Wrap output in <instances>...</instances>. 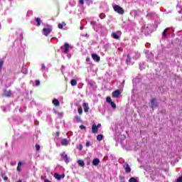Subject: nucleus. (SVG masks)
<instances>
[{"label":"nucleus","instance_id":"nucleus-1","mask_svg":"<svg viewBox=\"0 0 182 182\" xmlns=\"http://www.w3.org/2000/svg\"><path fill=\"white\" fill-rule=\"evenodd\" d=\"M149 173L150 174L151 179L155 182H168V180L166 179L164 176L156 173V171H149Z\"/></svg>","mask_w":182,"mask_h":182},{"label":"nucleus","instance_id":"nucleus-2","mask_svg":"<svg viewBox=\"0 0 182 182\" xmlns=\"http://www.w3.org/2000/svg\"><path fill=\"white\" fill-rule=\"evenodd\" d=\"M53 28L52 27L51 25L47 24L46 27L43 28L42 33L44 35V36H49L50 35V33L52 32V30Z\"/></svg>","mask_w":182,"mask_h":182},{"label":"nucleus","instance_id":"nucleus-3","mask_svg":"<svg viewBox=\"0 0 182 182\" xmlns=\"http://www.w3.org/2000/svg\"><path fill=\"white\" fill-rule=\"evenodd\" d=\"M69 50H70V45L68 43H65L63 46H61V52H63V53L68 55V53H69Z\"/></svg>","mask_w":182,"mask_h":182},{"label":"nucleus","instance_id":"nucleus-4","mask_svg":"<svg viewBox=\"0 0 182 182\" xmlns=\"http://www.w3.org/2000/svg\"><path fill=\"white\" fill-rule=\"evenodd\" d=\"M113 9L114 12H117V14H119V15H123L124 14V9L119 5H114Z\"/></svg>","mask_w":182,"mask_h":182},{"label":"nucleus","instance_id":"nucleus-5","mask_svg":"<svg viewBox=\"0 0 182 182\" xmlns=\"http://www.w3.org/2000/svg\"><path fill=\"white\" fill-rule=\"evenodd\" d=\"M123 168L125 170V173H132V168H130V165H129V163L125 162L124 164H123Z\"/></svg>","mask_w":182,"mask_h":182},{"label":"nucleus","instance_id":"nucleus-6","mask_svg":"<svg viewBox=\"0 0 182 182\" xmlns=\"http://www.w3.org/2000/svg\"><path fill=\"white\" fill-rule=\"evenodd\" d=\"M157 106H158L157 100H156V98H152L151 100V109H156V107H157Z\"/></svg>","mask_w":182,"mask_h":182},{"label":"nucleus","instance_id":"nucleus-7","mask_svg":"<svg viewBox=\"0 0 182 182\" xmlns=\"http://www.w3.org/2000/svg\"><path fill=\"white\" fill-rule=\"evenodd\" d=\"M61 157L63 159V160L65 161V163H69L70 161V158H68V154H66V153L63 152L60 154Z\"/></svg>","mask_w":182,"mask_h":182},{"label":"nucleus","instance_id":"nucleus-8","mask_svg":"<svg viewBox=\"0 0 182 182\" xmlns=\"http://www.w3.org/2000/svg\"><path fill=\"white\" fill-rule=\"evenodd\" d=\"M176 11L178 14H182V0L178 2L176 5Z\"/></svg>","mask_w":182,"mask_h":182},{"label":"nucleus","instance_id":"nucleus-9","mask_svg":"<svg viewBox=\"0 0 182 182\" xmlns=\"http://www.w3.org/2000/svg\"><path fill=\"white\" fill-rule=\"evenodd\" d=\"M140 14V10H132L130 11L131 16H134V18H136V16H139Z\"/></svg>","mask_w":182,"mask_h":182},{"label":"nucleus","instance_id":"nucleus-10","mask_svg":"<svg viewBox=\"0 0 182 182\" xmlns=\"http://www.w3.org/2000/svg\"><path fill=\"white\" fill-rule=\"evenodd\" d=\"M121 93L120 90H117L112 92V97L117 99V97L120 96Z\"/></svg>","mask_w":182,"mask_h":182},{"label":"nucleus","instance_id":"nucleus-11","mask_svg":"<svg viewBox=\"0 0 182 182\" xmlns=\"http://www.w3.org/2000/svg\"><path fill=\"white\" fill-rule=\"evenodd\" d=\"M54 177L56 178V180H62V178H65V174L60 175L58 173H54Z\"/></svg>","mask_w":182,"mask_h":182},{"label":"nucleus","instance_id":"nucleus-12","mask_svg":"<svg viewBox=\"0 0 182 182\" xmlns=\"http://www.w3.org/2000/svg\"><path fill=\"white\" fill-rule=\"evenodd\" d=\"M131 56L132 58H133V59H135L136 60L139 59V58H140V53L139 52L132 53Z\"/></svg>","mask_w":182,"mask_h":182},{"label":"nucleus","instance_id":"nucleus-13","mask_svg":"<svg viewBox=\"0 0 182 182\" xmlns=\"http://www.w3.org/2000/svg\"><path fill=\"white\" fill-rule=\"evenodd\" d=\"M92 58L95 62H100V57L97 55L96 53L92 54Z\"/></svg>","mask_w":182,"mask_h":182},{"label":"nucleus","instance_id":"nucleus-14","mask_svg":"<svg viewBox=\"0 0 182 182\" xmlns=\"http://www.w3.org/2000/svg\"><path fill=\"white\" fill-rule=\"evenodd\" d=\"M121 34L122 33L120 31H118L117 33H112V38H114V39H119Z\"/></svg>","mask_w":182,"mask_h":182},{"label":"nucleus","instance_id":"nucleus-15","mask_svg":"<svg viewBox=\"0 0 182 182\" xmlns=\"http://www.w3.org/2000/svg\"><path fill=\"white\" fill-rule=\"evenodd\" d=\"M92 133H97V132H99V128H97V126L96 125V124H92Z\"/></svg>","mask_w":182,"mask_h":182},{"label":"nucleus","instance_id":"nucleus-16","mask_svg":"<svg viewBox=\"0 0 182 182\" xmlns=\"http://www.w3.org/2000/svg\"><path fill=\"white\" fill-rule=\"evenodd\" d=\"M100 163V160L97 158H95L92 161L93 166H99V164Z\"/></svg>","mask_w":182,"mask_h":182},{"label":"nucleus","instance_id":"nucleus-17","mask_svg":"<svg viewBox=\"0 0 182 182\" xmlns=\"http://www.w3.org/2000/svg\"><path fill=\"white\" fill-rule=\"evenodd\" d=\"M132 55L131 54H128L127 56V65H132Z\"/></svg>","mask_w":182,"mask_h":182},{"label":"nucleus","instance_id":"nucleus-18","mask_svg":"<svg viewBox=\"0 0 182 182\" xmlns=\"http://www.w3.org/2000/svg\"><path fill=\"white\" fill-rule=\"evenodd\" d=\"M53 105H54V106H55L56 107H58V106L60 105V102H59V100L58 99H54L53 100L52 102Z\"/></svg>","mask_w":182,"mask_h":182},{"label":"nucleus","instance_id":"nucleus-19","mask_svg":"<svg viewBox=\"0 0 182 182\" xmlns=\"http://www.w3.org/2000/svg\"><path fill=\"white\" fill-rule=\"evenodd\" d=\"M82 107H83V109H84V112L85 113H87V112H89V107L87 106V104L86 102H84L82 104Z\"/></svg>","mask_w":182,"mask_h":182},{"label":"nucleus","instance_id":"nucleus-20","mask_svg":"<svg viewBox=\"0 0 182 182\" xmlns=\"http://www.w3.org/2000/svg\"><path fill=\"white\" fill-rule=\"evenodd\" d=\"M69 144V141L66 139H63L61 140V146H68Z\"/></svg>","mask_w":182,"mask_h":182},{"label":"nucleus","instance_id":"nucleus-21","mask_svg":"<svg viewBox=\"0 0 182 182\" xmlns=\"http://www.w3.org/2000/svg\"><path fill=\"white\" fill-rule=\"evenodd\" d=\"M170 30H172L173 29L171 28H166L162 33V35L164 38H166V36H167V32L169 31Z\"/></svg>","mask_w":182,"mask_h":182},{"label":"nucleus","instance_id":"nucleus-22","mask_svg":"<svg viewBox=\"0 0 182 182\" xmlns=\"http://www.w3.org/2000/svg\"><path fill=\"white\" fill-rule=\"evenodd\" d=\"M88 86H90V87H92L93 89H95V85H96V82H95V81L93 80H90L88 81Z\"/></svg>","mask_w":182,"mask_h":182},{"label":"nucleus","instance_id":"nucleus-23","mask_svg":"<svg viewBox=\"0 0 182 182\" xmlns=\"http://www.w3.org/2000/svg\"><path fill=\"white\" fill-rule=\"evenodd\" d=\"M4 96L6 97H11V95H12V92H11V90H4Z\"/></svg>","mask_w":182,"mask_h":182},{"label":"nucleus","instance_id":"nucleus-24","mask_svg":"<svg viewBox=\"0 0 182 182\" xmlns=\"http://www.w3.org/2000/svg\"><path fill=\"white\" fill-rule=\"evenodd\" d=\"M35 21L37 23V26H41V23H42V20L40 18H36Z\"/></svg>","mask_w":182,"mask_h":182},{"label":"nucleus","instance_id":"nucleus-25","mask_svg":"<svg viewBox=\"0 0 182 182\" xmlns=\"http://www.w3.org/2000/svg\"><path fill=\"white\" fill-rule=\"evenodd\" d=\"M41 72H48V68H46L44 63L41 64Z\"/></svg>","mask_w":182,"mask_h":182},{"label":"nucleus","instance_id":"nucleus-26","mask_svg":"<svg viewBox=\"0 0 182 182\" xmlns=\"http://www.w3.org/2000/svg\"><path fill=\"white\" fill-rule=\"evenodd\" d=\"M75 122H76L77 123H81L82 122V119L80 118V117L79 116H75V119H74Z\"/></svg>","mask_w":182,"mask_h":182},{"label":"nucleus","instance_id":"nucleus-27","mask_svg":"<svg viewBox=\"0 0 182 182\" xmlns=\"http://www.w3.org/2000/svg\"><path fill=\"white\" fill-rule=\"evenodd\" d=\"M77 163L80 167H85V161H83V160H78Z\"/></svg>","mask_w":182,"mask_h":182},{"label":"nucleus","instance_id":"nucleus-28","mask_svg":"<svg viewBox=\"0 0 182 182\" xmlns=\"http://www.w3.org/2000/svg\"><path fill=\"white\" fill-rule=\"evenodd\" d=\"M139 69L140 70H143V69H146V64H144V63H140Z\"/></svg>","mask_w":182,"mask_h":182},{"label":"nucleus","instance_id":"nucleus-29","mask_svg":"<svg viewBox=\"0 0 182 182\" xmlns=\"http://www.w3.org/2000/svg\"><path fill=\"white\" fill-rule=\"evenodd\" d=\"M156 16V13H153V12H149L147 14H146V16L148 18H153L154 16Z\"/></svg>","mask_w":182,"mask_h":182},{"label":"nucleus","instance_id":"nucleus-30","mask_svg":"<svg viewBox=\"0 0 182 182\" xmlns=\"http://www.w3.org/2000/svg\"><path fill=\"white\" fill-rule=\"evenodd\" d=\"M58 26L59 29H63V26H66V23L63 22L62 23H58Z\"/></svg>","mask_w":182,"mask_h":182},{"label":"nucleus","instance_id":"nucleus-31","mask_svg":"<svg viewBox=\"0 0 182 182\" xmlns=\"http://www.w3.org/2000/svg\"><path fill=\"white\" fill-rule=\"evenodd\" d=\"M71 86H76L77 85V81L75 79L70 80Z\"/></svg>","mask_w":182,"mask_h":182},{"label":"nucleus","instance_id":"nucleus-32","mask_svg":"<svg viewBox=\"0 0 182 182\" xmlns=\"http://www.w3.org/2000/svg\"><path fill=\"white\" fill-rule=\"evenodd\" d=\"M148 60L149 62H154V58L153 57V54H149V57H148Z\"/></svg>","mask_w":182,"mask_h":182},{"label":"nucleus","instance_id":"nucleus-33","mask_svg":"<svg viewBox=\"0 0 182 182\" xmlns=\"http://www.w3.org/2000/svg\"><path fill=\"white\" fill-rule=\"evenodd\" d=\"M97 140L98 141H102L103 140V134H98L97 136Z\"/></svg>","mask_w":182,"mask_h":182},{"label":"nucleus","instance_id":"nucleus-34","mask_svg":"<svg viewBox=\"0 0 182 182\" xmlns=\"http://www.w3.org/2000/svg\"><path fill=\"white\" fill-rule=\"evenodd\" d=\"M22 167V161H19L17 166V171H21Z\"/></svg>","mask_w":182,"mask_h":182},{"label":"nucleus","instance_id":"nucleus-35","mask_svg":"<svg viewBox=\"0 0 182 182\" xmlns=\"http://www.w3.org/2000/svg\"><path fill=\"white\" fill-rule=\"evenodd\" d=\"M22 73H23L24 75H27L28 74V69H26V68L23 67L22 68L21 70Z\"/></svg>","mask_w":182,"mask_h":182},{"label":"nucleus","instance_id":"nucleus-36","mask_svg":"<svg viewBox=\"0 0 182 182\" xmlns=\"http://www.w3.org/2000/svg\"><path fill=\"white\" fill-rule=\"evenodd\" d=\"M4 61L2 60H0V73L2 72V68H4Z\"/></svg>","mask_w":182,"mask_h":182},{"label":"nucleus","instance_id":"nucleus-37","mask_svg":"<svg viewBox=\"0 0 182 182\" xmlns=\"http://www.w3.org/2000/svg\"><path fill=\"white\" fill-rule=\"evenodd\" d=\"M129 182H139L136 178H130Z\"/></svg>","mask_w":182,"mask_h":182},{"label":"nucleus","instance_id":"nucleus-38","mask_svg":"<svg viewBox=\"0 0 182 182\" xmlns=\"http://www.w3.org/2000/svg\"><path fill=\"white\" fill-rule=\"evenodd\" d=\"M106 100H107V103H109V104H110L113 102V101H112V98L110 97H107Z\"/></svg>","mask_w":182,"mask_h":182},{"label":"nucleus","instance_id":"nucleus-39","mask_svg":"<svg viewBox=\"0 0 182 182\" xmlns=\"http://www.w3.org/2000/svg\"><path fill=\"white\" fill-rule=\"evenodd\" d=\"M26 109V107H23L19 109V112L20 113H23V112H25Z\"/></svg>","mask_w":182,"mask_h":182},{"label":"nucleus","instance_id":"nucleus-40","mask_svg":"<svg viewBox=\"0 0 182 182\" xmlns=\"http://www.w3.org/2000/svg\"><path fill=\"white\" fill-rule=\"evenodd\" d=\"M78 113L79 114H82V113H83V109L82 108V107H78Z\"/></svg>","mask_w":182,"mask_h":182},{"label":"nucleus","instance_id":"nucleus-41","mask_svg":"<svg viewBox=\"0 0 182 182\" xmlns=\"http://www.w3.org/2000/svg\"><path fill=\"white\" fill-rule=\"evenodd\" d=\"M36 150L37 151H39L41 150V145L40 144H36Z\"/></svg>","mask_w":182,"mask_h":182},{"label":"nucleus","instance_id":"nucleus-42","mask_svg":"<svg viewBox=\"0 0 182 182\" xmlns=\"http://www.w3.org/2000/svg\"><path fill=\"white\" fill-rule=\"evenodd\" d=\"M1 109L3 112H7L9 110V108L8 107H2Z\"/></svg>","mask_w":182,"mask_h":182},{"label":"nucleus","instance_id":"nucleus-43","mask_svg":"<svg viewBox=\"0 0 182 182\" xmlns=\"http://www.w3.org/2000/svg\"><path fill=\"white\" fill-rule=\"evenodd\" d=\"M109 105H111L112 109H116V104L114 102L109 103Z\"/></svg>","mask_w":182,"mask_h":182},{"label":"nucleus","instance_id":"nucleus-44","mask_svg":"<svg viewBox=\"0 0 182 182\" xmlns=\"http://www.w3.org/2000/svg\"><path fill=\"white\" fill-rule=\"evenodd\" d=\"M41 85V81L39 80H36V86H39Z\"/></svg>","mask_w":182,"mask_h":182},{"label":"nucleus","instance_id":"nucleus-45","mask_svg":"<svg viewBox=\"0 0 182 182\" xmlns=\"http://www.w3.org/2000/svg\"><path fill=\"white\" fill-rule=\"evenodd\" d=\"M80 129H81V130H85L86 129V127H85L84 125H80Z\"/></svg>","mask_w":182,"mask_h":182},{"label":"nucleus","instance_id":"nucleus-46","mask_svg":"<svg viewBox=\"0 0 182 182\" xmlns=\"http://www.w3.org/2000/svg\"><path fill=\"white\" fill-rule=\"evenodd\" d=\"M43 77H45V79H48V75H46V72H43Z\"/></svg>","mask_w":182,"mask_h":182},{"label":"nucleus","instance_id":"nucleus-47","mask_svg":"<svg viewBox=\"0 0 182 182\" xmlns=\"http://www.w3.org/2000/svg\"><path fill=\"white\" fill-rule=\"evenodd\" d=\"M176 21H182V16H178L177 18H176Z\"/></svg>","mask_w":182,"mask_h":182},{"label":"nucleus","instance_id":"nucleus-48","mask_svg":"<svg viewBox=\"0 0 182 182\" xmlns=\"http://www.w3.org/2000/svg\"><path fill=\"white\" fill-rule=\"evenodd\" d=\"M149 29V26L146 27V34L149 35V33H150V31L148 30Z\"/></svg>","mask_w":182,"mask_h":182},{"label":"nucleus","instance_id":"nucleus-49","mask_svg":"<svg viewBox=\"0 0 182 182\" xmlns=\"http://www.w3.org/2000/svg\"><path fill=\"white\" fill-rule=\"evenodd\" d=\"M86 62H87V63H89V62H90V57L86 58Z\"/></svg>","mask_w":182,"mask_h":182},{"label":"nucleus","instance_id":"nucleus-50","mask_svg":"<svg viewBox=\"0 0 182 182\" xmlns=\"http://www.w3.org/2000/svg\"><path fill=\"white\" fill-rule=\"evenodd\" d=\"M86 147H89L90 146V141H87L85 144Z\"/></svg>","mask_w":182,"mask_h":182},{"label":"nucleus","instance_id":"nucleus-51","mask_svg":"<svg viewBox=\"0 0 182 182\" xmlns=\"http://www.w3.org/2000/svg\"><path fill=\"white\" fill-rule=\"evenodd\" d=\"M85 4V0H80V5H83Z\"/></svg>","mask_w":182,"mask_h":182},{"label":"nucleus","instance_id":"nucleus-52","mask_svg":"<svg viewBox=\"0 0 182 182\" xmlns=\"http://www.w3.org/2000/svg\"><path fill=\"white\" fill-rule=\"evenodd\" d=\"M2 177L5 181L8 180V176H4V175H2Z\"/></svg>","mask_w":182,"mask_h":182},{"label":"nucleus","instance_id":"nucleus-53","mask_svg":"<svg viewBox=\"0 0 182 182\" xmlns=\"http://www.w3.org/2000/svg\"><path fill=\"white\" fill-rule=\"evenodd\" d=\"M78 149L79 150H82L83 149V146H82V144H80Z\"/></svg>","mask_w":182,"mask_h":182},{"label":"nucleus","instance_id":"nucleus-54","mask_svg":"<svg viewBox=\"0 0 182 182\" xmlns=\"http://www.w3.org/2000/svg\"><path fill=\"white\" fill-rule=\"evenodd\" d=\"M55 134H56L57 137H59V134H60V133L59 132H57L55 133Z\"/></svg>","mask_w":182,"mask_h":182},{"label":"nucleus","instance_id":"nucleus-55","mask_svg":"<svg viewBox=\"0 0 182 182\" xmlns=\"http://www.w3.org/2000/svg\"><path fill=\"white\" fill-rule=\"evenodd\" d=\"M97 127V129H99L100 127H102V124H98Z\"/></svg>","mask_w":182,"mask_h":182},{"label":"nucleus","instance_id":"nucleus-56","mask_svg":"<svg viewBox=\"0 0 182 182\" xmlns=\"http://www.w3.org/2000/svg\"><path fill=\"white\" fill-rule=\"evenodd\" d=\"M95 21H91V25H95Z\"/></svg>","mask_w":182,"mask_h":182},{"label":"nucleus","instance_id":"nucleus-57","mask_svg":"<svg viewBox=\"0 0 182 182\" xmlns=\"http://www.w3.org/2000/svg\"><path fill=\"white\" fill-rule=\"evenodd\" d=\"M44 182H52V181H49V180H45Z\"/></svg>","mask_w":182,"mask_h":182},{"label":"nucleus","instance_id":"nucleus-58","mask_svg":"<svg viewBox=\"0 0 182 182\" xmlns=\"http://www.w3.org/2000/svg\"><path fill=\"white\" fill-rule=\"evenodd\" d=\"M80 29L81 31H82L83 26H81V27L80 28Z\"/></svg>","mask_w":182,"mask_h":182},{"label":"nucleus","instance_id":"nucleus-59","mask_svg":"<svg viewBox=\"0 0 182 182\" xmlns=\"http://www.w3.org/2000/svg\"><path fill=\"white\" fill-rule=\"evenodd\" d=\"M17 182H22V181L21 180H18Z\"/></svg>","mask_w":182,"mask_h":182},{"label":"nucleus","instance_id":"nucleus-60","mask_svg":"<svg viewBox=\"0 0 182 182\" xmlns=\"http://www.w3.org/2000/svg\"><path fill=\"white\" fill-rule=\"evenodd\" d=\"M2 28V26L1 25V23H0V29Z\"/></svg>","mask_w":182,"mask_h":182},{"label":"nucleus","instance_id":"nucleus-61","mask_svg":"<svg viewBox=\"0 0 182 182\" xmlns=\"http://www.w3.org/2000/svg\"><path fill=\"white\" fill-rule=\"evenodd\" d=\"M31 12H32V11H28V14H31Z\"/></svg>","mask_w":182,"mask_h":182},{"label":"nucleus","instance_id":"nucleus-62","mask_svg":"<svg viewBox=\"0 0 182 182\" xmlns=\"http://www.w3.org/2000/svg\"><path fill=\"white\" fill-rule=\"evenodd\" d=\"M57 144V146H59V144Z\"/></svg>","mask_w":182,"mask_h":182}]
</instances>
